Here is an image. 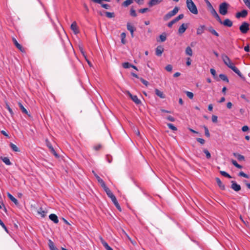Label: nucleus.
<instances>
[{"instance_id":"f257e3e1","label":"nucleus","mask_w":250,"mask_h":250,"mask_svg":"<svg viewBox=\"0 0 250 250\" xmlns=\"http://www.w3.org/2000/svg\"><path fill=\"white\" fill-rule=\"evenodd\" d=\"M222 59L224 62V63L230 69H231L233 71H234L236 74H237L240 78H244L243 75L240 71V70L234 66V63L231 62L229 57L223 54L222 55Z\"/></svg>"},{"instance_id":"f03ea898","label":"nucleus","mask_w":250,"mask_h":250,"mask_svg":"<svg viewBox=\"0 0 250 250\" xmlns=\"http://www.w3.org/2000/svg\"><path fill=\"white\" fill-rule=\"evenodd\" d=\"M186 3L188 8L191 13L195 15L198 14L197 7L192 0H187Z\"/></svg>"},{"instance_id":"7ed1b4c3","label":"nucleus","mask_w":250,"mask_h":250,"mask_svg":"<svg viewBox=\"0 0 250 250\" xmlns=\"http://www.w3.org/2000/svg\"><path fill=\"white\" fill-rule=\"evenodd\" d=\"M179 10V9L178 7H175L172 11L168 12L167 14L165 15V16L164 17V20L165 21L168 20L172 16L176 15L178 13Z\"/></svg>"},{"instance_id":"20e7f679","label":"nucleus","mask_w":250,"mask_h":250,"mask_svg":"<svg viewBox=\"0 0 250 250\" xmlns=\"http://www.w3.org/2000/svg\"><path fill=\"white\" fill-rule=\"evenodd\" d=\"M249 25L250 24L249 23L246 21L243 22L239 26V30L240 32L244 34H247L250 30Z\"/></svg>"},{"instance_id":"39448f33","label":"nucleus","mask_w":250,"mask_h":250,"mask_svg":"<svg viewBox=\"0 0 250 250\" xmlns=\"http://www.w3.org/2000/svg\"><path fill=\"white\" fill-rule=\"evenodd\" d=\"M229 4L227 2H223L219 5V13L222 15H225L228 13Z\"/></svg>"},{"instance_id":"423d86ee","label":"nucleus","mask_w":250,"mask_h":250,"mask_svg":"<svg viewBox=\"0 0 250 250\" xmlns=\"http://www.w3.org/2000/svg\"><path fill=\"white\" fill-rule=\"evenodd\" d=\"M127 94L131 100L136 104H139L141 103L140 100H139L136 95H133L129 91H127Z\"/></svg>"},{"instance_id":"0eeeda50","label":"nucleus","mask_w":250,"mask_h":250,"mask_svg":"<svg viewBox=\"0 0 250 250\" xmlns=\"http://www.w3.org/2000/svg\"><path fill=\"white\" fill-rule=\"evenodd\" d=\"M248 15V11L247 10H243L240 12L236 13L235 17L237 19L240 18H245Z\"/></svg>"},{"instance_id":"6e6552de","label":"nucleus","mask_w":250,"mask_h":250,"mask_svg":"<svg viewBox=\"0 0 250 250\" xmlns=\"http://www.w3.org/2000/svg\"><path fill=\"white\" fill-rule=\"evenodd\" d=\"M231 188L235 191H238L241 189V186L234 181H231Z\"/></svg>"},{"instance_id":"1a4fd4ad","label":"nucleus","mask_w":250,"mask_h":250,"mask_svg":"<svg viewBox=\"0 0 250 250\" xmlns=\"http://www.w3.org/2000/svg\"><path fill=\"white\" fill-rule=\"evenodd\" d=\"M12 41H13V42L14 44V45L16 46V47L19 49L21 51V52H24V48L22 47V46L20 44L18 43V42H17V41L16 40V39L14 38H13L12 39Z\"/></svg>"},{"instance_id":"9d476101","label":"nucleus","mask_w":250,"mask_h":250,"mask_svg":"<svg viewBox=\"0 0 250 250\" xmlns=\"http://www.w3.org/2000/svg\"><path fill=\"white\" fill-rule=\"evenodd\" d=\"M127 29L128 31H130L131 37H134V32L136 30V29L134 28V27L130 23L128 22L127 23Z\"/></svg>"},{"instance_id":"9b49d317","label":"nucleus","mask_w":250,"mask_h":250,"mask_svg":"<svg viewBox=\"0 0 250 250\" xmlns=\"http://www.w3.org/2000/svg\"><path fill=\"white\" fill-rule=\"evenodd\" d=\"M188 25L185 23H183L178 29L179 34H182L183 33H184L186 31Z\"/></svg>"},{"instance_id":"f8f14e48","label":"nucleus","mask_w":250,"mask_h":250,"mask_svg":"<svg viewBox=\"0 0 250 250\" xmlns=\"http://www.w3.org/2000/svg\"><path fill=\"white\" fill-rule=\"evenodd\" d=\"M71 29L73 31L75 34H78L79 32L77 24L76 21H74L71 25Z\"/></svg>"},{"instance_id":"ddd939ff","label":"nucleus","mask_w":250,"mask_h":250,"mask_svg":"<svg viewBox=\"0 0 250 250\" xmlns=\"http://www.w3.org/2000/svg\"><path fill=\"white\" fill-rule=\"evenodd\" d=\"M222 24L225 26L230 27L232 26L233 22L229 19H226L223 21V22H222Z\"/></svg>"},{"instance_id":"4468645a","label":"nucleus","mask_w":250,"mask_h":250,"mask_svg":"<svg viewBox=\"0 0 250 250\" xmlns=\"http://www.w3.org/2000/svg\"><path fill=\"white\" fill-rule=\"evenodd\" d=\"M163 0H150L148 4L149 7H152L160 3Z\"/></svg>"},{"instance_id":"2eb2a0df","label":"nucleus","mask_w":250,"mask_h":250,"mask_svg":"<svg viewBox=\"0 0 250 250\" xmlns=\"http://www.w3.org/2000/svg\"><path fill=\"white\" fill-rule=\"evenodd\" d=\"M164 51V48L161 46H158L156 48L155 53L158 56H161Z\"/></svg>"},{"instance_id":"dca6fc26","label":"nucleus","mask_w":250,"mask_h":250,"mask_svg":"<svg viewBox=\"0 0 250 250\" xmlns=\"http://www.w3.org/2000/svg\"><path fill=\"white\" fill-rule=\"evenodd\" d=\"M92 172L93 173L94 176H95L96 178L97 179L98 182L100 184L101 187H103L105 185L104 182L103 181V179H102L94 171H92Z\"/></svg>"},{"instance_id":"f3484780","label":"nucleus","mask_w":250,"mask_h":250,"mask_svg":"<svg viewBox=\"0 0 250 250\" xmlns=\"http://www.w3.org/2000/svg\"><path fill=\"white\" fill-rule=\"evenodd\" d=\"M215 180L216 181V183L218 186V187L221 189L222 190H225V186L224 184L222 183L221 180L218 178L216 177L215 178Z\"/></svg>"},{"instance_id":"a211bd4d","label":"nucleus","mask_w":250,"mask_h":250,"mask_svg":"<svg viewBox=\"0 0 250 250\" xmlns=\"http://www.w3.org/2000/svg\"><path fill=\"white\" fill-rule=\"evenodd\" d=\"M49 219L52 221L54 223L57 224L59 222V220L57 216L55 214H51L49 216Z\"/></svg>"},{"instance_id":"6ab92c4d","label":"nucleus","mask_w":250,"mask_h":250,"mask_svg":"<svg viewBox=\"0 0 250 250\" xmlns=\"http://www.w3.org/2000/svg\"><path fill=\"white\" fill-rule=\"evenodd\" d=\"M205 25H200L197 29L196 34L198 35H200L202 34L204 32V30L205 29Z\"/></svg>"},{"instance_id":"aec40b11","label":"nucleus","mask_w":250,"mask_h":250,"mask_svg":"<svg viewBox=\"0 0 250 250\" xmlns=\"http://www.w3.org/2000/svg\"><path fill=\"white\" fill-rule=\"evenodd\" d=\"M7 196L8 197V198L10 199V200L11 201H12L14 203V204L16 206L19 205V203L18 200L14 196H13L10 193H9V192L7 193Z\"/></svg>"},{"instance_id":"412c9836","label":"nucleus","mask_w":250,"mask_h":250,"mask_svg":"<svg viewBox=\"0 0 250 250\" xmlns=\"http://www.w3.org/2000/svg\"><path fill=\"white\" fill-rule=\"evenodd\" d=\"M205 0L208 5V6L210 9V12L211 14H212V15H213V12H214L215 13H217V12L214 9V8L213 7L212 5L210 3V2L208 0Z\"/></svg>"},{"instance_id":"4be33fe9","label":"nucleus","mask_w":250,"mask_h":250,"mask_svg":"<svg viewBox=\"0 0 250 250\" xmlns=\"http://www.w3.org/2000/svg\"><path fill=\"white\" fill-rule=\"evenodd\" d=\"M155 94L160 98L162 99H164L165 98V95L163 93V92L160 90H159L158 89H155Z\"/></svg>"},{"instance_id":"5701e85b","label":"nucleus","mask_w":250,"mask_h":250,"mask_svg":"<svg viewBox=\"0 0 250 250\" xmlns=\"http://www.w3.org/2000/svg\"><path fill=\"white\" fill-rule=\"evenodd\" d=\"M233 155L234 157H235L238 161H242L245 160V157L244 156L238 154L237 153H233Z\"/></svg>"},{"instance_id":"b1692460","label":"nucleus","mask_w":250,"mask_h":250,"mask_svg":"<svg viewBox=\"0 0 250 250\" xmlns=\"http://www.w3.org/2000/svg\"><path fill=\"white\" fill-rule=\"evenodd\" d=\"M102 188H104V190L106 192L108 197L113 194V193L111 192L110 189L106 186V185H105L103 187H102Z\"/></svg>"},{"instance_id":"393cba45","label":"nucleus","mask_w":250,"mask_h":250,"mask_svg":"<svg viewBox=\"0 0 250 250\" xmlns=\"http://www.w3.org/2000/svg\"><path fill=\"white\" fill-rule=\"evenodd\" d=\"M1 159L2 160V161L6 165H8V166H10L12 164V163H11L9 159L8 158V157H1Z\"/></svg>"},{"instance_id":"a878e982","label":"nucleus","mask_w":250,"mask_h":250,"mask_svg":"<svg viewBox=\"0 0 250 250\" xmlns=\"http://www.w3.org/2000/svg\"><path fill=\"white\" fill-rule=\"evenodd\" d=\"M208 30L209 32H210L212 34H213V35H214L216 37L219 36V34L213 29V28L212 27H211V26L209 27L208 28Z\"/></svg>"},{"instance_id":"bb28decb","label":"nucleus","mask_w":250,"mask_h":250,"mask_svg":"<svg viewBox=\"0 0 250 250\" xmlns=\"http://www.w3.org/2000/svg\"><path fill=\"white\" fill-rule=\"evenodd\" d=\"M47 212L42 209V208H40L38 210V213L42 217H44L46 215Z\"/></svg>"},{"instance_id":"cd10ccee","label":"nucleus","mask_w":250,"mask_h":250,"mask_svg":"<svg viewBox=\"0 0 250 250\" xmlns=\"http://www.w3.org/2000/svg\"><path fill=\"white\" fill-rule=\"evenodd\" d=\"M219 78L223 81L226 82L227 83L229 82V79L228 78L227 76L223 74H221L219 75Z\"/></svg>"},{"instance_id":"c85d7f7f","label":"nucleus","mask_w":250,"mask_h":250,"mask_svg":"<svg viewBox=\"0 0 250 250\" xmlns=\"http://www.w3.org/2000/svg\"><path fill=\"white\" fill-rule=\"evenodd\" d=\"M10 146L11 148L13 150V151H14L15 152H19L20 151L19 148L15 144H14L12 143H10Z\"/></svg>"},{"instance_id":"c756f323","label":"nucleus","mask_w":250,"mask_h":250,"mask_svg":"<svg viewBox=\"0 0 250 250\" xmlns=\"http://www.w3.org/2000/svg\"><path fill=\"white\" fill-rule=\"evenodd\" d=\"M217 20V21L221 24H222V22H223V21L221 20V19L220 18V16L218 15L217 13H214L213 12V15H212Z\"/></svg>"},{"instance_id":"7c9ffc66","label":"nucleus","mask_w":250,"mask_h":250,"mask_svg":"<svg viewBox=\"0 0 250 250\" xmlns=\"http://www.w3.org/2000/svg\"><path fill=\"white\" fill-rule=\"evenodd\" d=\"M186 54L189 56H192V50L190 47L188 46L186 49Z\"/></svg>"},{"instance_id":"2f4dec72","label":"nucleus","mask_w":250,"mask_h":250,"mask_svg":"<svg viewBox=\"0 0 250 250\" xmlns=\"http://www.w3.org/2000/svg\"><path fill=\"white\" fill-rule=\"evenodd\" d=\"M132 2V0H126L123 3L122 5L125 7H127L128 6L130 5Z\"/></svg>"},{"instance_id":"473e14b6","label":"nucleus","mask_w":250,"mask_h":250,"mask_svg":"<svg viewBox=\"0 0 250 250\" xmlns=\"http://www.w3.org/2000/svg\"><path fill=\"white\" fill-rule=\"evenodd\" d=\"M19 107L20 108V109H21V110L22 111V112L23 113H25L26 114H28L27 110L24 107L23 105L21 103H19Z\"/></svg>"},{"instance_id":"72a5a7b5","label":"nucleus","mask_w":250,"mask_h":250,"mask_svg":"<svg viewBox=\"0 0 250 250\" xmlns=\"http://www.w3.org/2000/svg\"><path fill=\"white\" fill-rule=\"evenodd\" d=\"M101 242L103 245V246L105 248L106 250L109 247L108 244L103 239V238H100Z\"/></svg>"},{"instance_id":"f704fd0d","label":"nucleus","mask_w":250,"mask_h":250,"mask_svg":"<svg viewBox=\"0 0 250 250\" xmlns=\"http://www.w3.org/2000/svg\"><path fill=\"white\" fill-rule=\"evenodd\" d=\"M49 247L50 250H57V249L54 246L53 242L51 240L49 241Z\"/></svg>"},{"instance_id":"c9c22d12","label":"nucleus","mask_w":250,"mask_h":250,"mask_svg":"<svg viewBox=\"0 0 250 250\" xmlns=\"http://www.w3.org/2000/svg\"><path fill=\"white\" fill-rule=\"evenodd\" d=\"M220 173L224 177H227L228 178H231V176L226 171H220Z\"/></svg>"},{"instance_id":"e433bc0d","label":"nucleus","mask_w":250,"mask_h":250,"mask_svg":"<svg viewBox=\"0 0 250 250\" xmlns=\"http://www.w3.org/2000/svg\"><path fill=\"white\" fill-rule=\"evenodd\" d=\"M231 163L235 166L236 167L238 168H242V166H241L240 165L238 164L237 163V162L234 160H232L231 161Z\"/></svg>"},{"instance_id":"4c0bfd02","label":"nucleus","mask_w":250,"mask_h":250,"mask_svg":"<svg viewBox=\"0 0 250 250\" xmlns=\"http://www.w3.org/2000/svg\"><path fill=\"white\" fill-rule=\"evenodd\" d=\"M125 37H126L125 33H122L121 34V42L124 44H125V43H126V42H125Z\"/></svg>"},{"instance_id":"58836bf2","label":"nucleus","mask_w":250,"mask_h":250,"mask_svg":"<svg viewBox=\"0 0 250 250\" xmlns=\"http://www.w3.org/2000/svg\"><path fill=\"white\" fill-rule=\"evenodd\" d=\"M167 39L166 34L165 33H163L160 36V40L162 42H165Z\"/></svg>"},{"instance_id":"ea45409f","label":"nucleus","mask_w":250,"mask_h":250,"mask_svg":"<svg viewBox=\"0 0 250 250\" xmlns=\"http://www.w3.org/2000/svg\"><path fill=\"white\" fill-rule=\"evenodd\" d=\"M167 125L168 126V127L173 131H176L177 129V127L172 124L168 123L167 124Z\"/></svg>"},{"instance_id":"a19ab883","label":"nucleus","mask_w":250,"mask_h":250,"mask_svg":"<svg viewBox=\"0 0 250 250\" xmlns=\"http://www.w3.org/2000/svg\"><path fill=\"white\" fill-rule=\"evenodd\" d=\"M183 18H184V14H180L179 15H178L177 17H176L173 20L176 22L178 21H179V20L182 19Z\"/></svg>"},{"instance_id":"79ce46f5","label":"nucleus","mask_w":250,"mask_h":250,"mask_svg":"<svg viewBox=\"0 0 250 250\" xmlns=\"http://www.w3.org/2000/svg\"><path fill=\"white\" fill-rule=\"evenodd\" d=\"M45 143H46V146L49 148V149L50 150L51 149H52L53 147L52 146L51 143L50 142V141L47 139H46L45 140Z\"/></svg>"},{"instance_id":"37998d69","label":"nucleus","mask_w":250,"mask_h":250,"mask_svg":"<svg viewBox=\"0 0 250 250\" xmlns=\"http://www.w3.org/2000/svg\"><path fill=\"white\" fill-rule=\"evenodd\" d=\"M203 152L206 154V157L208 159H210V157H211L210 153H209V152L207 149H204L203 150Z\"/></svg>"},{"instance_id":"c03bdc74","label":"nucleus","mask_w":250,"mask_h":250,"mask_svg":"<svg viewBox=\"0 0 250 250\" xmlns=\"http://www.w3.org/2000/svg\"><path fill=\"white\" fill-rule=\"evenodd\" d=\"M6 108L8 110V111L10 113L11 115L12 116H13L14 115V112H13L12 109L10 108V107L9 106V105H8V104L7 103L6 104Z\"/></svg>"},{"instance_id":"a18cd8bd","label":"nucleus","mask_w":250,"mask_h":250,"mask_svg":"<svg viewBox=\"0 0 250 250\" xmlns=\"http://www.w3.org/2000/svg\"><path fill=\"white\" fill-rule=\"evenodd\" d=\"M204 128L205 129V134L207 137H209L210 136V133L209 132L208 129V127L206 126H204Z\"/></svg>"},{"instance_id":"49530a36","label":"nucleus","mask_w":250,"mask_h":250,"mask_svg":"<svg viewBox=\"0 0 250 250\" xmlns=\"http://www.w3.org/2000/svg\"><path fill=\"white\" fill-rule=\"evenodd\" d=\"M131 64L128 62H125L123 63V67L124 68H129L131 67Z\"/></svg>"},{"instance_id":"de8ad7c7","label":"nucleus","mask_w":250,"mask_h":250,"mask_svg":"<svg viewBox=\"0 0 250 250\" xmlns=\"http://www.w3.org/2000/svg\"><path fill=\"white\" fill-rule=\"evenodd\" d=\"M113 203H114V205L115 206V207H116V208L118 209V210L120 211H121L122 209H121V208L118 202V201L117 200L116 201L113 202Z\"/></svg>"},{"instance_id":"09e8293b","label":"nucleus","mask_w":250,"mask_h":250,"mask_svg":"<svg viewBox=\"0 0 250 250\" xmlns=\"http://www.w3.org/2000/svg\"><path fill=\"white\" fill-rule=\"evenodd\" d=\"M187 96L190 99H192L193 98L194 95L193 93L189 91H186V92Z\"/></svg>"},{"instance_id":"8fccbe9b","label":"nucleus","mask_w":250,"mask_h":250,"mask_svg":"<svg viewBox=\"0 0 250 250\" xmlns=\"http://www.w3.org/2000/svg\"><path fill=\"white\" fill-rule=\"evenodd\" d=\"M105 15L107 17L111 18L114 17V13H111L109 12H106Z\"/></svg>"},{"instance_id":"3c124183","label":"nucleus","mask_w":250,"mask_h":250,"mask_svg":"<svg viewBox=\"0 0 250 250\" xmlns=\"http://www.w3.org/2000/svg\"><path fill=\"white\" fill-rule=\"evenodd\" d=\"M130 15L134 17H135L137 16L136 11L132 8L130 9Z\"/></svg>"},{"instance_id":"603ef678","label":"nucleus","mask_w":250,"mask_h":250,"mask_svg":"<svg viewBox=\"0 0 250 250\" xmlns=\"http://www.w3.org/2000/svg\"><path fill=\"white\" fill-rule=\"evenodd\" d=\"M239 175L240 176L244 177H245L246 178H249V176L247 174H246V173H245L243 171L240 172L239 173Z\"/></svg>"},{"instance_id":"864d4df0","label":"nucleus","mask_w":250,"mask_h":250,"mask_svg":"<svg viewBox=\"0 0 250 250\" xmlns=\"http://www.w3.org/2000/svg\"><path fill=\"white\" fill-rule=\"evenodd\" d=\"M166 70L168 72H170L172 70V66L170 64H168L166 67Z\"/></svg>"},{"instance_id":"5fc2aeb1","label":"nucleus","mask_w":250,"mask_h":250,"mask_svg":"<svg viewBox=\"0 0 250 250\" xmlns=\"http://www.w3.org/2000/svg\"><path fill=\"white\" fill-rule=\"evenodd\" d=\"M0 225L2 227V228H3L4 229V230L7 232H8V230H7L6 227L5 226L4 224L3 223V222L0 219Z\"/></svg>"},{"instance_id":"6e6d98bb","label":"nucleus","mask_w":250,"mask_h":250,"mask_svg":"<svg viewBox=\"0 0 250 250\" xmlns=\"http://www.w3.org/2000/svg\"><path fill=\"white\" fill-rule=\"evenodd\" d=\"M245 5L250 9V0H243Z\"/></svg>"},{"instance_id":"4d7b16f0","label":"nucleus","mask_w":250,"mask_h":250,"mask_svg":"<svg viewBox=\"0 0 250 250\" xmlns=\"http://www.w3.org/2000/svg\"><path fill=\"white\" fill-rule=\"evenodd\" d=\"M140 81H141V82L144 84H145V85L146 86H147V85L148 84V82L144 80V79H143L142 78H141L140 79Z\"/></svg>"},{"instance_id":"13d9d810","label":"nucleus","mask_w":250,"mask_h":250,"mask_svg":"<svg viewBox=\"0 0 250 250\" xmlns=\"http://www.w3.org/2000/svg\"><path fill=\"white\" fill-rule=\"evenodd\" d=\"M109 197L111 199V200H112L113 203L117 200L116 197L115 196V195L113 194H112Z\"/></svg>"},{"instance_id":"bf43d9fd","label":"nucleus","mask_w":250,"mask_h":250,"mask_svg":"<svg viewBox=\"0 0 250 250\" xmlns=\"http://www.w3.org/2000/svg\"><path fill=\"white\" fill-rule=\"evenodd\" d=\"M217 119H218V117H217V116H216V115H212V116L211 119H212V122H213V123H217Z\"/></svg>"},{"instance_id":"052dcab7","label":"nucleus","mask_w":250,"mask_h":250,"mask_svg":"<svg viewBox=\"0 0 250 250\" xmlns=\"http://www.w3.org/2000/svg\"><path fill=\"white\" fill-rule=\"evenodd\" d=\"M196 140H197V142H198L199 143H200V144H201L202 145L204 144L205 143V140H204L202 138H197Z\"/></svg>"},{"instance_id":"680f3d73","label":"nucleus","mask_w":250,"mask_h":250,"mask_svg":"<svg viewBox=\"0 0 250 250\" xmlns=\"http://www.w3.org/2000/svg\"><path fill=\"white\" fill-rule=\"evenodd\" d=\"M148 10V9L147 8H144L143 9H140L139 10V12H140L141 13H144L146 12V11H147Z\"/></svg>"},{"instance_id":"e2e57ef3","label":"nucleus","mask_w":250,"mask_h":250,"mask_svg":"<svg viewBox=\"0 0 250 250\" xmlns=\"http://www.w3.org/2000/svg\"><path fill=\"white\" fill-rule=\"evenodd\" d=\"M101 4V6L102 7L106 9H108L110 7V6L109 5L107 4H104V3H102Z\"/></svg>"},{"instance_id":"0e129e2a","label":"nucleus","mask_w":250,"mask_h":250,"mask_svg":"<svg viewBox=\"0 0 250 250\" xmlns=\"http://www.w3.org/2000/svg\"><path fill=\"white\" fill-rule=\"evenodd\" d=\"M175 23H176V22L174 21V20H172L171 21L168 23L167 26L168 27H171L172 25Z\"/></svg>"},{"instance_id":"69168bd1","label":"nucleus","mask_w":250,"mask_h":250,"mask_svg":"<svg viewBox=\"0 0 250 250\" xmlns=\"http://www.w3.org/2000/svg\"><path fill=\"white\" fill-rule=\"evenodd\" d=\"M106 158L108 163H110L112 161V158L111 156L107 155L106 156Z\"/></svg>"},{"instance_id":"338daca9","label":"nucleus","mask_w":250,"mask_h":250,"mask_svg":"<svg viewBox=\"0 0 250 250\" xmlns=\"http://www.w3.org/2000/svg\"><path fill=\"white\" fill-rule=\"evenodd\" d=\"M249 129V128L247 125H244L242 128V130L243 132L247 131Z\"/></svg>"},{"instance_id":"774afa93","label":"nucleus","mask_w":250,"mask_h":250,"mask_svg":"<svg viewBox=\"0 0 250 250\" xmlns=\"http://www.w3.org/2000/svg\"><path fill=\"white\" fill-rule=\"evenodd\" d=\"M210 71L212 75L214 77H215L216 74L215 70L213 68H211Z\"/></svg>"}]
</instances>
